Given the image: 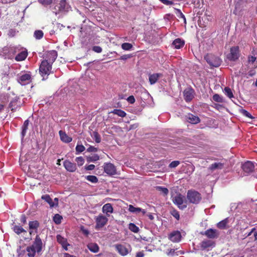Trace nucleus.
Instances as JSON below:
<instances>
[{
	"label": "nucleus",
	"instance_id": "nucleus-1",
	"mask_svg": "<svg viewBox=\"0 0 257 257\" xmlns=\"http://www.w3.org/2000/svg\"><path fill=\"white\" fill-rule=\"evenodd\" d=\"M52 65L46 61L43 60L41 62L39 66V72L43 80L47 79L48 75L53 73Z\"/></svg>",
	"mask_w": 257,
	"mask_h": 257
},
{
	"label": "nucleus",
	"instance_id": "nucleus-2",
	"mask_svg": "<svg viewBox=\"0 0 257 257\" xmlns=\"http://www.w3.org/2000/svg\"><path fill=\"white\" fill-rule=\"evenodd\" d=\"M187 198L190 203L197 204L201 200L202 197L201 194L198 192L189 190L187 191Z\"/></svg>",
	"mask_w": 257,
	"mask_h": 257
},
{
	"label": "nucleus",
	"instance_id": "nucleus-3",
	"mask_svg": "<svg viewBox=\"0 0 257 257\" xmlns=\"http://www.w3.org/2000/svg\"><path fill=\"white\" fill-rule=\"evenodd\" d=\"M204 59L210 66L215 67H219L222 62L221 59L212 54H207Z\"/></svg>",
	"mask_w": 257,
	"mask_h": 257
},
{
	"label": "nucleus",
	"instance_id": "nucleus-4",
	"mask_svg": "<svg viewBox=\"0 0 257 257\" xmlns=\"http://www.w3.org/2000/svg\"><path fill=\"white\" fill-rule=\"evenodd\" d=\"M172 201L180 209L183 210L187 207V202L185 201V197L180 193L175 196Z\"/></svg>",
	"mask_w": 257,
	"mask_h": 257
},
{
	"label": "nucleus",
	"instance_id": "nucleus-5",
	"mask_svg": "<svg viewBox=\"0 0 257 257\" xmlns=\"http://www.w3.org/2000/svg\"><path fill=\"white\" fill-rule=\"evenodd\" d=\"M108 222V218L106 216L100 214L95 218L96 225L95 228L99 229L104 226Z\"/></svg>",
	"mask_w": 257,
	"mask_h": 257
},
{
	"label": "nucleus",
	"instance_id": "nucleus-6",
	"mask_svg": "<svg viewBox=\"0 0 257 257\" xmlns=\"http://www.w3.org/2000/svg\"><path fill=\"white\" fill-rule=\"evenodd\" d=\"M57 55V52L55 50L48 51L43 55V61H46L52 64L56 59Z\"/></svg>",
	"mask_w": 257,
	"mask_h": 257
},
{
	"label": "nucleus",
	"instance_id": "nucleus-7",
	"mask_svg": "<svg viewBox=\"0 0 257 257\" xmlns=\"http://www.w3.org/2000/svg\"><path fill=\"white\" fill-rule=\"evenodd\" d=\"M194 94L195 91L191 86L186 88L183 91L184 98L186 102L191 101L194 98Z\"/></svg>",
	"mask_w": 257,
	"mask_h": 257
},
{
	"label": "nucleus",
	"instance_id": "nucleus-8",
	"mask_svg": "<svg viewBox=\"0 0 257 257\" xmlns=\"http://www.w3.org/2000/svg\"><path fill=\"white\" fill-rule=\"evenodd\" d=\"M201 234L206 236L208 238L214 239L217 238L219 237V232L215 229L212 228H209L207 229L204 232H201Z\"/></svg>",
	"mask_w": 257,
	"mask_h": 257
},
{
	"label": "nucleus",
	"instance_id": "nucleus-9",
	"mask_svg": "<svg viewBox=\"0 0 257 257\" xmlns=\"http://www.w3.org/2000/svg\"><path fill=\"white\" fill-rule=\"evenodd\" d=\"M103 169L104 172L109 176H112L116 174V167L112 163H105L103 166Z\"/></svg>",
	"mask_w": 257,
	"mask_h": 257
},
{
	"label": "nucleus",
	"instance_id": "nucleus-10",
	"mask_svg": "<svg viewBox=\"0 0 257 257\" xmlns=\"http://www.w3.org/2000/svg\"><path fill=\"white\" fill-rule=\"evenodd\" d=\"M239 50L238 46L232 47L230 48V53L228 58L231 61H235L239 57Z\"/></svg>",
	"mask_w": 257,
	"mask_h": 257
},
{
	"label": "nucleus",
	"instance_id": "nucleus-11",
	"mask_svg": "<svg viewBox=\"0 0 257 257\" xmlns=\"http://www.w3.org/2000/svg\"><path fill=\"white\" fill-rule=\"evenodd\" d=\"M37 251L38 253H40L43 248V242L39 235H37L34 241L31 245Z\"/></svg>",
	"mask_w": 257,
	"mask_h": 257
},
{
	"label": "nucleus",
	"instance_id": "nucleus-12",
	"mask_svg": "<svg viewBox=\"0 0 257 257\" xmlns=\"http://www.w3.org/2000/svg\"><path fill=\"white\" fill-rule=\"evenodd\" d=\"M255 164L250 161L244 163L242 166L243 171L246 173H251L255 170Z\"/></svg>",
	"mask_w": 257,
	"mask_h": 257
},
{
	"label": "nucleus",
	"instance_id": "nucleus-13",
	"mask_svg": "<svg viewBox=\"0 0 257 257\" xmlns=\"http://www.w3.org/2000/svg\"><path fill=\"white\" fill-rule=\"evenodd\" d=\"M65 169L69 172H74L77 170L76 164L66 160L63 162Z\"/></svg>",
	"mask_w": 257,
	"mask_h": 257
},
{
	"label": "nucleus",
	"instance_id": "nucleus-14",
	"mask_svg": "<svg viewBox=\"0 0 257 257\" xmlns=\"http://www.w3.org/2000/svg\"><path fill=\"white\" fill-rule=\"evenodd\" d=\"M31 75L29 73H25L19 77L18 82L22 85H25L31 81Z\"/></svg>",
	"mask_w": 257,
	"mask_h": 257
},
{
	"label": "nucleus",
	"instance_id": "nucleus-15",
	"mask_svg": "<svg viewBox=\"0 0 257 257\" xmlns=\"http://www.w3.org/2000/svg\"><path fill=\"white\" fill-rule=\"evenodd\" d=\"M181 234L179 231H175L171 233L169 236V238L174 242H178L180 241Z\"/></svg>",
	"mask_w": 257,
	"mask_h": 257
},
{
	"label": "nucleus",
	"instance_id": "nucleus-16",
	"mask_svg": "<svg viewBox=\"0 0 257 257\" xmlns=\"http://www.w3.org/2000/svg\"><path fill=\"white\" fill-rule=\"evenodd\" d=\"M57 242L61 244L62 247L65 250H68V246L69 245V244L67 242V240L66 238L62 237L61 235L58 234L56 236Z\"/></svg>",
	"mask_w": 257,
	"mask_h": 257
},
{
	"label": "nucleus",
	"instance_id": "nucleus-17",
	"mask_svg": "<svg viewBox=\"0 0 257 257\" xmlns=\"http://www.w3.org/2000/svg\"><path fill=\"white\" fill-rule=\"evenodd\" d=\"M186 118L188 122L192 124H197L200 121V119L199 117L191 113L188 114L186 116Z\"/></svg>",
	"mask_w": 257,
	"mask_h": 257
},
{
	"label": "nucleus",
	"instance_id": "nucleus-18",
	"mask_svg": "<svg viewBox=\"0 0 257 257\" xmlns=\"http://www.w3.org/2000/svg\"><path fill=\"white\" fill-rule=\"evenodd\" d=\"M102 210L103 213L106 214V216L109 217L110 214L113 213V208L111 204L106 203L103 206Z\"/></svg>",
	"mask_w": 257,
	"mask_h": 257
},
{
	"label": "nucleus",
	"instance_id": "nucleus-19",
	"mask_svg": "<svg viewBox=\"0 0 257 257\" xmlns=\"http://www.w3.org/2000/svg\"><path fill=\"white\" fill-rule=\"evenodd\" d=\"M115 248L119 253L122 256H125L128 253V249L123 245L116 244L115 245Z\"/></svg>",
	"mask_w": 257,
	"mask_h": 257
},
{
	"label": "nucleus",
	"instance_id": "nucleus-20",
	"mask_svg": "<svg viewBox=\"0 0 257 257\" xmlns=\"http://www.w3.org/2000/svg\"><path fill=\"white\" fill-rule=\"evenodd\" d=\"M229 223V220L228 218H226L220 221L217 223L216 226L217 228L220 229H225L229 228L228 223Z\"/></svg>",
	"mask_w": 257,
	"mask_h": 257
},
{
	"label": "nucleus",
	"instance_id": "nucleus-21",
	"mask_svg": "<svg viewBox=\"0 0 257 257\" xmlns=\"http://www.w3.org/2000/svg\"><path fill=\"white\" fill-rule=\"evenodd\" d=\"M184 44L185 41L180 38L176 39L172 43V45L177 49L182 48Z\"/></svg>",
	"mask_w": 257,
	"mask_h": 257
},
{
	"label": "nucleus",
	"instance_id": "nucleus-22",
	"mask_svg": "<svg viewBox=\"0 0 257 257\" xmlns=\"http://www.w3.org/2000/svg\"><path fill=\"white\" fill-rule=\"evenodd\" d=\"M61 140L65 143H68L72 141V139L69 137L65 132L63 131H60L59 132Z\"/></svg>",
	"mask_w": 257,
	"mask_h": 257
},
{
	"label": "nucleus",
	"instance_id": "nucleus-23",
	"mask_svg": "<svg viewBox=\"0 0 257 257\" xmlns=\"http://www.w3.org/2000/svg\"><path fill=\"white\" fill-rule=\"evenodd\" d=\"M162 76L161 73H154L149 75V82L151 85L155 84L157 82L159 78Z\"/></svg>",
	"mask_w": 257,
	"mask_h": 257
},
{
	"label": "nucleus",
	"instance_id": "nucleus-24",
	"mask_svg": "<svg viewBox=\"0 0 257 257\" xmlns=\"http://www.w3.org/2000/svg\"><path fill=\"white\" fill-rule=\"evenodd\" d=\"M87 246L89 250L93 253H96L98 252L99 249V247L98 244L96 243H89L87 244Z\"/></svg>",
	"mask_w": 257,
	"mask_h": 257
},
{
	"label": "nucleus",
	"instance_id": "nucleus-25",
	"mask_svg": "<svg viewBox=\"0 0 257 257\" xmlns=\"http://www.w3.org/2000/svg\"><path fill=\"white\" fill-rule=\"evenodd\" d=\"M41 198L49 204L50 208L55 207L54 202L53 201L49 195L46 194L42 195Z\"/></svg>",
	"mask_w": 257,
	"mask_h": 257
},
{
	"label": "nucleus",
	"instance_id": "nucleus-26",
	"mask_svg": "<svg viewBox=\"0 0 257 257\" xmlns=\"http://www.w3.org/2000/svg\"><path fill=\"white\" fill-rule=\"evenodd\" d=\"M224 164L222 163H214L212 164L209 167V169L212 171L216 170L219 169L221 170L223 168Z\"/></svg>",
	"mask_w": 257,
	"mask_h": 257
},
{
	"label": "nucleus",
	"instance_id": "nucleus-27",
	"mask_svg": "<svg viewBox=\"0 0 257 257\" xmlns=\"http://www.w3.org/2000/svg\"><path fill=\"white\" fill-rule=\"evenodd\" d=\"M30 229L35 230V232H37L38 228L40 226V223L37 220L31 221L29 222Z\"/></svg>",
	"mask_w": 257,
	"mask_h": 257
},
{
	"label": "nucleus",
	"instance_id": "nucleus-28",
	"mask_svg": "<svg viewBox=\"0 0 257 257\" xmlns=\"http://www.w3.org/2000/svg\"><path fill=\"white\" fill-rule=\"evenodd\" d=\"M28 54L26 51H22L19 53L15 57V60L17 61L24 60L27 57Z\"/></svg>",
	"mask_w": 257,
	"mask_h": 257
},
{
	"label": "nucleus",
	"instance_id": "nucleus-29",
	"mask_svg": "<svg viewBox=\"0 0 257 257\" xmlns=\"http://www.w3.org/2000/svg\"><path fill=\"white\" fill-rule=\"evenodd\" d=\"M213 242L211 240H203L201 243V247L202 249H205L213 245Z\"/></svg>",
	"mask_w": 257,
	"mask_h": 257
},
{
	"label": "nucleus",
	"instance_id": "nucleus-30",
	"mask_svg": "<svg viewBox=\"0 0 257 257\" xmlns=\"http://www.w3.org/2000/svg\"><path fill=\"white\" fill-rule=\"evenodd\" d=\"M26 250L28 252L27 255L29 257H34L37 251L31 245L27 247Z\"/></svg>",
	"mask_w": 257,
	"mask_h": 257
},
{
	"label": "nucleus",
	"instance_id": "nucleus-31",
	"mask_svg": "<svg viewBox=\"0 0 257 257\" xmlns=\"http://www.w3.org/2000/svg\"><path fill=\"white\" fill-rule=\"evenodd\" d=\"M156 189L164 196H167L169 193V190L167 188L160 186H157L156 187Z\"/></svg>",
	"mask_w": 257,
	"mask_h": 257
},
{
	"label": "nucleus",
	"instance_id": "nucleus-32",
	"mask_svg": "<svg viewBox=\"0 0 257 257\" xmlns=\"http://www.w3.org/2000/svg\"><path fill=\"white\" fill-rule=\"evenodd\" d=\"M13 230L16 233H17L18 235L20 234L23 232H26V231L21 226L17 225H15L14 226Z\"/></svg>",
	"mask_w": 257,
	"mask_h": 257
},
{
	"label": "nucleus",
	"instance_id": "nucleus-33",
	"mask_svg": "<svg viewBox=\"0 0 257 257\" xmlns=\"http://www.w3.org/2000/svg\"><path fill=\"white\" fill-rule=\"evenodd\" d=\"M111 112L121 117H124L126 115L125 112L121 109H114Z\"/></svg>",
	"mask_w": 257,
	"mask_h": 257
},
{
	"label": "nucleus",
	"instance_id": "nucleus-34",
	"mask_svg": "<svg viewBox=\"0 0 257 257\" xmlns=\"http://www.w3.org/2000/svg\"><path fill=\"white\" fill-rule=\"evenodd\" d=\"M91 137L93 138L96 143H99L101 142L100 136L96 131L93 132Z\"/></svg>",
	"mask_w": 257,
	"mask_h": 257
},
{
	"label": "nucleus",
	"instance_id": "nucleus-35",
	"mask_svg": "<svg viewBox=\"0 0 257 257\" xmlns=\"http://www.w3.org/2000/svg\"><path fill=\"white\" fill-rule=\"evenodd\" d=\"M44 33L42 30H36L34 33V36L36 39H41L43 37Z\"/></svg>",
	"mask_w": 257,
	"mask_h": 257
},
{
	"label": "nucleus",
	"instance_id": "nucleus-36",
	"mask_svg": "<svg viewBox=\"0 0 257 257\" xmlns=\"http://www.w3.org/2000/svg\"><path fill=\"white\" fill-rule=\"evenodd\" d=\"M9 107L12 111H15L18 107L17 101L15 100L11 101L9 104Z\"/></svg>",
	"mask_w": 257,
	"mask_h": 257
},
{
	"label": "nucleus",
	"instance_id": "nucleus-37",
	"mask_svg": "<svg viewBox=\"0 0 257 257\" xmlns=\"http://www.w3.org/2000/svg\"><path fill=\"white\" fill-rule=\"evenodd\" d=\"M85 178L88 181L93 183H96L98 182V178L94 175H88L86 176Z\"/></svg>",
	"mask_w": 257,
	"mask_h": 257
},
{
	"label": "nucleus",
	"instance_id": "nucleus-38",
	"mask_svg": "<svg viewBox=\"0 0 257 257\" xmlns=\"http://www.w3.org/2000/svg\"><path fill=\"white\" fill-rule=\"evenodd\" d=\"M128 228L130 230L135 233H137L139 231V227L137 226H136L134 223H130L129 224Z\"/></svg>",
	"mask_w": 257,
	"mask_h": 257
},
{
	"label": "nucleus",
	"instance_id": "nucleus-39",
	"mask_svg": "<svg viewBox=\"0 0 257 257\" xmlns=\"http://www.w3.org/2000/svg\"><path fill=\"white\" fill-rule=\"evenodd\" d=\"M141 208L139 207H135L133 205L128 206V211L131 212L136 213L141 212Z\"/></svg>",
	"mask_w": 257,
	"mask_h": 257
},
{
	"label": "nucleus",
	"instance_id": "nucleus-40",
	"mask_svg": "<svg viewBox=\"0 0 257 257\" xmlns=\"http://www.w3.org/2000/svg\"><path fill=\"white\" fill-rule=\"evenodd\" d=\"M224 93L229 98L233 97V94L232 92L231 89L228 87H226L224 88Z\"/></svg>",
	"mask_w": 257,
	"mask_h": 257
},
{
	"label": "nucleus",
	"instance_id": "nucleus-41",
	"mask_svg": "<svg viewBox=\"0 0 257 257\" xmlns=\"http://www.w3.org/2000/svg\"><path fill=\"white\" fill-rule=\"evenodd\" d=\"M62 219V217L58 214H55L53 217V221L57 224H60Z\"/></svg>",
	"mask_w": 257,
	"mask_h": 257
},
{
	"label": "nucleus",
	"instance_id": "nucleus-42",
	"mask_svg": "<svg viewBox=\"0 0 257 257\" xmlns=\"http://www.w3.org/2000/svg\"><path fill=\"white\" fill-rule=\"evenodd\" d=\"M212 99L214 101L217 102H223V99L222 97L218 94H215L212 96Z\"/></svg>",
	"mask_w": 257,
	"mask_h": 257
},
{
	"label": "nucleus",
	"instance_id": "nucleus-43",
	"mask_svg": "<svg viewBox=\"0 0 257 257\" xmlns=\"http://www.w3.org/2000/svg\"><path fill=\"white\" fill-rule=\"evenodd\" d=\"M85 149V148L83 145L77 144L75 148L76 154H78L83 152Z\"/></svg>",
	"mask_w": 257,
	"mask_h": 257
},
{
	"label": "nucleus",
	"instance_id": "nucleus-44",
	"mask_svg": "<svg viewBox=\"0 0 257 257\" xmlns=\"http://www.w3.org/2000/svg\"><path fill=\"white\" fill-rule=\"evenodd\" d=\"M132 47L133 45L128 43H124L121 45V48L124 50H130Z\"/></svg>",
	"mask_w": 257,
	"mask_h": 257
},
{
	"label": "nucleus",
	"instance_id": "nucleus-45",
	"mask_svg": "<svg viewBox=\"0 0 257 257\" xmlns=\"http://www.w3.org/2000/svg\"><path fill=\"white\" fill-rule=\"evenodd\" d=\"M171 215L174 217L176 219H177L178 220H179L180 219V214H179V212L175 209H173L171 211Z\"/></svg>",
	"mask_w": 257,
	"mask_h": 257
},
{
	"label": "nucleus",
	"instance_id": "nucleus-46",
	"mask_svg": "<svg viewBox=\"0 0 257 257\" xmlns=\"http://www.w3.org/2000/svg\"><path fill=\"white\" fill-rule=\"evenodd\" d=\"M75 161L77 162L78 166H81L84 163V159L82 157H79L75 159Z\"/></svg>",
	"mask_w": 257,
	"mask_h": 257
},
{
	"label": "nucleus",
	"instance_id": "nucleus-47",
	"mask_svg": "<svg viewBox=\"0 0 257 257\" xmlns=\"http://www.w3.org/2000/svg\"><path fill=\"white\" fill-rule=\"evenodd\" d=\"M240 112L244 116H245L248 118H249L251 119H252L253 118L252 117V116L251 115V114L249 112H248L247 110H246L245 109H242L240 110Z\"/></svg>",
	"mask_w": 257,
	"mask_h": 257
},
{
	"label": "nucleus",
	"instance_id": "nucleus-48",
	"mask_svg": "<svg viewBox=\"0 0 257 257\" xmlns=\"http://www.w3.org/2000/svg\"><path fill=\"white\" fill-rule=\"evenodd\" d=\"M180 164V161H172L170 164L169 167L171 168H174L178 166Z\"/></svg>",
	"mask_w": 257,
	"mask_h": 257
},
{
	"label": "nucleus",
	"instance_id": "nucleus-49",
	"mask_svg": "<svg viewBox=\"0 0 257 257\" xmlns=\"http://www.w3.org/2000/svg\"><path fill=\"white\" fill-rule=\"evenodd\" d=\"M99 159V157L97 154H94L91 157H89V161L91 162H95Z\"/></svg>",
	"mask_w": 257,
	"mask_h": 257
},
{
	"label": "nucleus",
	"instance_id": "nucleus-50",
	"mask_svg": "<svg viewBox=\"0 0 257 257\" xmlns=\"http://www.w3.org/2000/svg\"><path fill=\"white\" fill-rule=\"evenodd\" d=\"M38 2L43 5H49L52 2V0H38Z\"/></svg>",
	"mask_w": 257,
	"mask_h": 257
},
{
	"label": "nucleus",
	"instance_id": "nucleus-51",
	"mask_svg": "<svg viewBox=\"0 0 257 257\" xmlns=\"http://www.w3.org/2000/svg\"><path fill=\"white\" fill-rule=\"evenodd\" d=\"M176 11L177 12V14H178V17L180 18H182L184 20V22L186 23V18L185 16L183 15V14L181 12V11L179 9H176Z\"/></svg>",
	"mask_w": 257,
	"mask_h": 257
},
{
	"label": "nucleus",
	"instance_id": "nucleus-52",
	"mask_svg": "<svg viewBox=\"0 0 257 257\" xmlns=\"http://www.w3.org/2000/svg\"><path fill=\"white\" fill-rule=\"evenodd\" d=\"M92 50L95 52L99 53L102 52V49L100 46H95L92 47Z\"/></svg>",
	"mask_w": 257,
	"mask_h": 257
},
{
	"label": "nucleus",
	"instance_id": "nucleus-53",
	"mask_svg": "<svg viewBox=\"0 0 257 257\" xmlns=\"http://www.w3.org/2000/svg\"><path fill=\"white\" fill-rule=\"evenodd\" d=\"M98 150L97 148L93 146H90L87 149V151L88 152H96Z\"/></svg>",
	"mask_w": 257,
	"mask_h": 257
},
{
	"label": "nucleus",
	"instance_id": "nucleus-54",
	"mask_svg": "<svg viewBox=\"0 0 257 257\" xmlns=\"http://www.w3.org/2000/svg\"><path fill=\"white\" fill-rule=\"evenodd\" d=\"M28 127H27V126H25L22 125V133H21V135H22V138H24L25 136L26 132H27V131L28 130Z\"/></svg>",
	"mask_w": 257,
	"mask_h": 257
},
{
	"label": "nucleus",
	"instance_id": "nucleus-55",
	"mask_svg": "<svg viewBox=\"0 0 257 257\" xmlns=\"http://www.w3.org/2000/svg\"><path fill=\"white\" fill-rule=\"evenodd\" d=\"M160 2H161L163 4L169 6V5H173V2L172 1H170L169 0H159Z\"/></svg>",
	"mask_w": 257,
	"mask_h": 257
},
{
	"label": "nucleus",
	"instance_id": "nucleus-56",
	"mask_svg": "<svg viewBox=\"0 0 257 257\" xmlns=\"http://www.w3.org/2000/svg\"><path fill=\"white\" fill-rule=\"evenodd\" d=\"M127 100L131 104H133L135 102V98L134 96L131 95L127 97Z\"/></svg>",
	"mask_w": 257,
	"mask_h": 257
},
{
	"label": "nucleus",
	"instance_id": "nucleus-57",
	"mask_svg": "<svg viewBox=\"0 0 257 257\" xmlns=\"http://www.w3.org/2000/svg\"><path fill=\"white\" fill-rule=\"evenodd\" d=\"M60 7L61 8H62L63 7V9H67V7H66V5H67V3H66V2L65 0H62L60 2Z\"/></svg>",
	"mask_w": 257,
	"mask_h": 257
},
{
	"label": "nucleus",
	"instance_id": "nucleus-58",
	"mask_svg": "<svg viewBox=\"0 0 257 257\" xmlns=\"http://www.w3.org/2000/svg\"><path fill=\"white\" fill-rule=\"evenodd\" d=\"M21 221L24 224H26L27 222V218L25 215L23 214L21 217Z\"/></svg>",
	"mask_w": 257,
	"mask_h": 257
},
{
	"label": "nucleus",
	"instance_id": "nucleus-59",
	"mask_svg": "<svg viewBox=\"0 0 257 257\" xmlns=\"http://www.w3.org/2000/svg\"><path fill=\"white\" fill-rule=\"evenodd\" d=\"M248 62L253 63L256 60V57L255 56H251L248 57Z\"/></svg>",
	"mask_w": 257,
	"mask_h": 257
},
{
	"label": "nucleus",
	"instance_id": "nucleus-60",
	"mask_svg": "<svg viewBox=\"0 0 257 257\" xmlns=\"http://www.w3.org/2000/svg\"><path fill=\"white\" fill-rule=\"evenodd\" d=\"M95 168V166L93 164H90L86 167L87 170H93Z\"/></svg>",
	"mask_w": 257,
	"mask_h": 257
},
{
	"label": "nucleus",
	"instance_id": "nucleus-61",
	"mask_svg": "<svg viewBox=\"0 0 257 257\" xmlns=\"http://www.w3.org/2000/svg\"><path fill=\"white\" fill-rule=\"evenodd\" d=\"M168 252H167V255H173L174 252H175V250L174 249H168Z\"/></svg>",
	"mask_w": 257,
	"mask_h": 257
},
{
	"label": "nucleus",
	"instance_id": "nucleus-62",
	"mask_svg": "<svg viewBox=\"0 0 257 257\" xmlns=\"http://www.w3.org/2000/svg\"><path fill=\"white\" fill-rule=\"evenodd\" d=\"M144 253L143 251H139L136 254V257H144Z\"/></svg>",
	"mask_w": 257,
	"mask_h": 257
},
{
	"label": "nucleus",
	"instance_id": "nucleus-63",
	"mask_svg": "<svg viewBox=\"0 0 257 257\" xmlns=\"http://www.w3.org/2000/svg\"><path fill=\"white\" fill-rule=\"evenodd\" d=\"M81 230H82L83 234H85V235L87 236L89 234V232L88 230L84 229V228H82Z\"/></svg>",
	"mask_w": 257,
	"mask_h": 257
},
{
	"label": "nucleus",
	"instance_id": "nucleus-64",
	"mask_svg": "<svg viewBox=\"0 0 257 257\" xmlns=\"http://www.w3.org/2000/svg\"><path fill=\"white\" fill-rule=\"evenodd\" d=\"M255 74V71L253 70H250L248 72V75L251 77L253 76Z\"/></svg>",
	"mask_w": 257,
	"mask_h": 257
}]
</instances>
